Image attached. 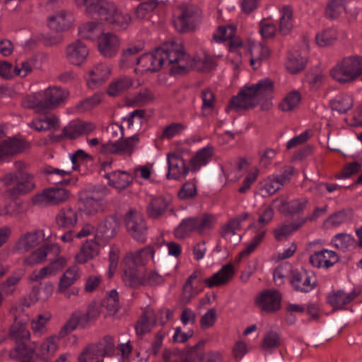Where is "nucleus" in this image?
<instances>
[{
	"label": "nucleus",
	"mask_w": 362,
	"mask_h": 362,
	"mask_svg": "<svg viewBox=\"0 0 362 362\" xmlns=\"http://www.w3.org/2000/svg\"><path fill=\"white\" fill-rule=\"evenodd\" d=\"M125 226L129 235L137 242L146 240L148 228L142 214L136 211H129L125 218Z\"/></svg>",
	"instance_id": "nucleus-7"
},
{
	"label": "nucleus",
	"mask_w": 362,
	"mask_h": 362,
	"mask_svg": "<svg viewBox=\"0 0 362 362\" xmlns=\"http://www.w3.org/2000/svg\"><path fill=\"white\" fill-rule=\"evenodd\" d=\"M52 319L49 312H44L37 315L30 321V328L34 335L40 337L47 332V326Z\"/></svg>",
	"instance_id": "nucleus-42"
},
{
	"label": "nucleus",
	"mask_w": 362,
	"mask_h": 362,
	"mask_svg": "<svg viewBox=\"0 0 362 362\" xmlns=\"http://www.w3.org/2000/svg\"><path fill=\"white\" fill-rule=\"evenodd\" d=\"M281 296L275 290H266L255 298L256 305L265 313H274L281 308Z\"/></svg>",
	"instance_id": "nucleus-12"
},
{
	"label": "nucleus",
	"mask_w": 362,
	"mask_h": 362,
	"mask_svg": "<svg viewBox=\"0 0 362 362\" xmlns=\"http://www.w3.org/2000/svg\"><path fill=\"white\" fill-rule=\"evenodd\" d=\"M22 278L21 274H13L8 277L0 285V292L5 296H9L14 293L17 284L19 283Z\"/></svg>",
	"instance_id": "nucleus-64"
},
{
	"label": "nucleus",
	"mask_w": 362,
	"mask_h": 362,
	"mask_svg": "<svg viewBox=\"0 0 362 362\" xmlns=\"http://www.w3.org/2000/svg\"><path fill=\"white\" fill-rule=\"evenodd\" d=\"M162 67H168L173 74H183L192 69L203 71L209 68L202 61L186 54L182 44L167 42L153 52L139 57L134 71L144 74L156 72Z\"/></svg>",
	"instance_id": "nucleus-1"
},
{
	"label": "nucleus",
	"mask_w": 362,
	"mask_h": 362,
	"mask_svg": "<svg viewBox=\"0 0 362 362\" xmlns=\"http://www.w3.org/2000/svg\"><path fill=\"white\" fill-rule=\"evenodd\" d=\"M308 200L305 198H299L288 200L286 197H280L273 202L274 208L281 214H296L303 211L307 206Z\"/></svg>",
	"instance_id": "nucleus-21"
},
{
	"label": "nucleus",
	"mask_w": 362,
	"mask_h": 362,
	"mask_svg": "<svg viewBox=\"0 0 362 362\" xmlns=\"http://www.w3.org/2000/svg\"><path fill=\"white\" fill-rule=\"evenodd\" d=\"M359 293L360 292L356 289L351 292H346L344 290L332 291L327 294V301L334 310H344Z\"/></svg>",
	"instance_id": "nucleus-18"
},
{
	"label": "nucleus",
	"mask_w": 362,
	"mask_h": 362,
	"mask_svg": "<svg viewBox=\"0 0 362 362\" xmlns=\"http://www.w3.org/2000/svg\"><path fill=\"white\" fill-rule=\"evenodd\" d=\"M109 185L121 191L128 187L133 180V175L127 171L116 170L105 174Z\"/></svg>",
	"instance_id": "nucleus-32"
},
{
	"label": "nucleus",
	"mask_w": 362,
	"mask_h": 362,
	"mask_svg": "<svg viewBox=\"0 0 362 362\" xmlns=\"http://www.w3.org/2000/svg\"><path fill=\"white\" fill-rule=\"evenodd\" d=\"M69 92L60 87H49L44 91L45 107H55L64 103L67 98Z\"/></svg>",
	"instance_id": "nucleus-34"
},
{
	"label": "nucleus",
	"mask_w": 362,
	"mask_h": 362,
	"mask_svg": "<svg viewBox=\"0 0 362 362\" xmlns=\"http://www.w3.org/2000/svg\"><path fill=\"white\" fill-rule=\"evenodd\" d=\"M192 233H197L194 217H188L182 220L174 230V235L177 239H185Z\"/></svg>",
	"instance_id": "nucleus-50"
},
{
	"label": "nucleus",
	"mask_w": 362,
	"mask_h": 362,
	"mask_svg": "<svg viewBox=\"0 0 362 362\" xmlns=\"http://www.w3.org/2000/svg\"><path fill=\"white\" fill-rule=\"evenodd\" d=\"M139 141V136L136 134L122 141H109L100 146V152L103 154L130 155L136 148Z\"/></svg>",
	"instance_id": "nucleus-9"
},
{
	"label": "nucleus",
	"mask_w": 362,
	"mask_h": 362,
	"mask_svg": "<svg viewBox=\"0 0 362 362\" xmlns=\"http://www.w3.org/2000/svg\"><path fill=\"white\" fill-rule=\"evenodd\" d=\"M189 350L167 349L163 354L164 362H189Z\"/></svg>",
	"instance_id": "nucleus-57"
},
{
	"label": "nucleus",
	"mask_w": 362,
	"mask_h": 362,
	"mask_svg": "<svg viewBox=\"0 0 362 362\" xmlns=\"http://www.w3.org/2000/svg\"><path fill=\"white\" fill-rule=\"evenodd\" d=\"M78 221L77 212L71 207H64L59 211L55 217L57 226L60 228H72Z\"/></svg>",
	"instance_id": "nucleus-37"
},
{
	"label": "nucleus",
	"mask_w": 362,
	"mask_h": 362,
	"mask_svg": "<svg viewBox=\"0 0 362 362\" xmlns=\"http://www.w3.org/2000/svg\"><path fill=\"white\" fill-rule=\"evenodd\" d=\"M301 99L302 96L298 90H291L282 98L279 107L284 112L293 111L298 107Z\"/></svg>",
	"instance_id": "nucleus-49"
},
{
	"label": "nucleus",
	"mask_w": 362,
	"mask_h": 362,
	"mask_svg": "<svg viewBox=\"0 0 362 362\" xmlns=\"http://www.w3.org/2000/svg\"><path fill=\"white\" fill-rule=\"evenodd\" d=\"M261 191L264 196H269L276 193L283 186V180L278 177H269L262 182Z\"/></svg>",
	"instance_id": "nucleus-60"
},
{
	"label": "nucleus",
	"mask_w": 362,
	"mask_h": 362,
	"mask_svg": "<svg viewBox=\"0 0 362 362\" xmlns=\"http://www.w3.org/2000/svg\"><path fill=\"white\" fill-rule=\"evenodd\" d=\"M236 28L234 25H223L218 27L214 34V38L216 42H227L228 50L233 42H241L239 37L235 36Z\"/></svg>",
	"instance_id": "nucleus-43"
},
{
	"label": "nucleus",
	"mask_w": 362,
	"mask_h": 362,
	"mask_svg": "<svg viewBox=\"0 0 362 362\" xmlns=\"http://www.w3.org/2000/svg\"><path fill=\"white\" fill-rule=\"evenodd\" d=\"M156 3L153 1H149L140 4L134 11L136 19L139 21L148 20L152 12L156 8Z\"/></svg>",
	"instance_id": "nucleus-62"
},
{
	"label": "nucleus",
	"mask_w": 362,
	"mask_h": 362,
	"mask_svg": "<svg viewBox=\"0 0 362 362\" xmlns=\"http://www.w3.org/2000/svg\"><path fill=\"white\" fill-rule=\"evenodd\" d=\"M50 250H53L55 255H58L60 252V246L57 244H47L28 255L23 261L25 266H33L35 264L43 262Z\"/></svg>",
	"instance_id": "nucleus-31"
},
{
	"label": "nucleus",
	"mask_w": 362,
	"mask_h": 362,
	"mask_svg": "<svg viewBox=\"0 0 362 362\" xmlns=\"http://www.w3.org/2000/svg\"><path fill=\"white\" fill-rule=\"evenodd\" d=\"M80 276V269L77 266H72L66 269L59 281L58 293H64L79 279Z\"/></svg>",
	"instance_id": "nucleus-41"
},
{
	"label": "nucleus",
	"mask_w": 362,
	"mask_h": 362,
	"mask_svg": "<svg viewBox=\"0 0 362 362\" xmlns=\"http://www.w3.org/2000/svg\"><path fill=\"white\" fill-rule=\"evenodd\" d=\"M291 283L296 291L306 293L315 288L316 281L311 272L300 270L293 273Z\"/></svg>",
	"instance_id": "nucleus-25"
},
{
	"label": "nucleus",
	"mask_w": 362,
	"mask_h": 362,
	"mask_svg": "<svg viewBox=\"0 0 362 362\" xmlns=\"http://www.w3.org/2000/svg\"><path fill=\"white\" fill-rule=\"evenodd\" d=\"M201 12L193 5L182 4L177 7L173 13V25L180 33L194 30L200 23Z\"/></svg>",
	"instance_id": "nucleus-5"
},
{
	"label": "nucleus",
	"mask_w": 362,
	"mask_h": 362,
	"mask_svg": "<svg viewBox=\"0 0 362 362\" xmlns=\"http://www.w3.org/2000/svg\"><path fill=\"white\" fill-rule=\"evenodd\" d=\"M118 228L119 226L115 219L107 218L95 228L94 237L102 244H105L116 235Z\"/></svg>",
	"instance_id": "nucleus-26"
},
{
	"label": "nucleus",
	"mask_w": 362,
	"mask_h": 362,
	"mask_svg": "<svg viewBox=\"0 0 362 362\" xmlns=\"http://www.w3.org/2000/svg\"><path fill=\"white\" fill-rule=\"evenodd\" d=\"M240 229V218H233L223 228L222 235L227 241L234 245L238 244L241 239V235L238 233Z\"/></svg>",
	"instance_id": "nucleus-47"
},
{
	"label": "nucleus",
	"mask_w": 362,
	"mask_h": 362,
	"mask_svg": "<svg viewBox=\"0 0 362 362\" xmlns=\"http://www.w3.org/2000/svg\"><path fill=\"white\" fill-rule=\"evenodd\" d=\"M156 322L153 313L146 312L138 320L135 329L139 335L144 334L148 332Z\"/></svg>",
	"instance_id": "nucleus-58"
},
{
	"label": "nucleus",
	"mask_w": 362,
	"mask_h": 362,
	"mask_svg": "<svg viewBox=\"0 0 362 362\" xmlns=\"http://www.w3.org/2000/svg\"><path fill=\"white\" fill-rule=\"evenodd\" d=\"M101 25L95 22H89L81 25L78 28V34L82 38L94 40L103 33Z\"/></svg>",
	"instance_id": "nucleus-52"
},
{
	"label": "nucleus",
	"mask_w": 362,
	"mask_h": 362,
	"mask_svg": "<svg viewBox=\"0 0 362 362\" xmlns=\"http://www.w3.org/2000/svg\"><path fill=\"white\" fill-rule=\"evenodd\" d=\"M117 30H126L132 22V17L127 13L119 11L115 5L109 1H102L98 7V16Z\"/></svg>",
	"instance_id": "nucleus-6"
},
{
	"label": "nucleus",
	"mask_w": 362,
	"mask_h": 362,
	"mask_svg": "<svg viewBox=\"0 0 362 362\" xmlns=\"http://www.w3.org/2000/svg\"><path fill=\"white\" fill-rule=\"evenodd\" d=\"M121 45L119 36L112 33H103L98 39V48L100 53L105 57H112L117 54Z\"/></svg>",
	"instance_id": "nucleus-14"
},
{
	"label": "nucleus",
	"mask_w": 362,
	"mask_h": 362,
	"mask_svg": "<svg viewBox=\"0 0 362 362\" xmlns=\"http://www.w3.org/2000/svg\"><path fill=\"white\" fill-rule=\"evenodd\" d=\"M66 263V260L65 258H59L40 270L33 271L29 276L28 279L30 282H40L43 279L55 275L65 266Z\"/></svg>",
	"instance_id": "nucleus-24"
},
{
	"label": "nucleus",
	"mask_w": 362,
	"mask_h": 362,
	"mask_svg": "<svg viewBox=\"0 0 362 362\" xmlns=\"http://www.w3.org/2000/svg\"><path fill=\"white\" fill-rule=\"evenodd\" d=\"M193 217L197 233L199 235H203L212 229L216 221V218L214 216L208 214Z\"/></svg>",
	"instance_id": "nucleus-55"
},
{
	"label": "nucleus",
	"mask_w": 362,
	"mask_h": 362,
	"mask_svg": "<svg viewBox=\"0 0 362 362\" xmlns=\"http://www.w3.org/2000/svg\"><path fill=\"white\" fill-rule=\"evenodd\" d=\"M279 32L282 35L288 34L293 27V10L288 6L279 9Z\"/></svg>",
	"instance_id": "nucleus-46"
},
{
	"label": "nucleus",
	"mask_w": 362,
	"mask_h": 362,
	"mask_svg": "<svg viewBox=\"0 0 362 362\" xmlns=\"http://www.w3.org/2000/svg\"><path fill=\"white\" fill-rule=\"evenodd\" d=\"M19 316L15 314V321L11 325L9 331L10 337L15 341L16 343L22 342L28 340L30 338V332L28 329L25 321L28 320V316L22 322L18 320Z\"/></svg>",
	"instance_id": "nucleus-38"
},
{
	"label": "nucleus",
	"mask_w": 362,
	"mask_h": 362,
	"mask_svg": "<svg viewBox=\"0 0 362 362\" xmlns=\"http://www.w3.org/2000/svg\"><path fill=\"white\" fill-rule=\"evenodd\" d=\"M353 98L350 95L340 93L337 95L330 102L331 107L333 110L339 113H345L353 106Z\"/></svg>",
	"instance_id": "nucleus-54"
},
{
	"label": "nucleus",
	"mask_w": 362,
	"mask_h": 362,
	"mask_svg": "<svg viewBox=\"0 0 362 362\" xmlns=\"http://www.w3.org/2000/svg\"><path fill=\"white\" fill-rule=\"evenodd\" d=\"M35 188L33 174L23 173L21 175H17L16 185L6 191V196L9 198H16L30 192Z\"/></svg>",
	"instance_id": "nucleus-17"
},
{
	"label": "nucleus",
	"mask_w": 362,
	"mask_h": 362,
	"mask_svg": "<svg viewBox=\"0 0 362 362\" xmlns=\"http://www.w3.org/2000/svg\"><path fill=\"white\" fill-rule=\"evenodd\" d=\"M94 346L98 347V352L103 357L112 356L115 353V341L112 337L105 336L100 339L98 343L93 344Z\"/></svg>",
	"instance_id": "nucleus-63"
},
{
	"label": "nucleus",
	"mask_w": 362,
	"mask_h": 362,
	"mask_svg": "<svg viewBox=\"0 0 362 362\" xmlns=\"http://www.w3.org/2000/svg\"><path fill=\"white\" fill-rule=\"evenodd\" d=\"M330 76L341 83H350L362 76V56L344 58L330 69Z\"/></svg>",
	"instance_id": "nucleus-4"
},
{
	"label": "nucleus",
	"mask_w": 362,
	"mask_h": 362,
	"mask_svg": "<svg viewBox=\"0 0 362 362\" xmlns=\"http://www.w3.org/2000/svg\"><path fill=\"white\" fill-rule=\"evenodd\" d=\"M134 86L133 81L127 76L119 77L112 81L107 88V94L115 97L128 90Z\"/></svg>",
	"instance_id": "nucleus-45"
},
{
	"label": "nucleus",
	"mask_w": 362,
	"mask_h": 362,
	"mask_svg": "<svg viewBox=\"0 0 362 362\" xmlns=\"http://www.w3.org/2000/svg\"><path fill=\"white\" fill-rule=\"evenodd\" d=\"M274 214V209L271 206H263L259 212V218L257 222L252 226L254 232L259 231L260 229L266 230L264 227L272 221Z\"/></svg>",
	"instance_id": "nucleus-56"
},
{
	"label": "nucleus",
	"mask_w": 362,
	"mask_h": 362,
	"mask_svg": "<svg viewBox=\"0 0 362 362\" xmlns=\"http://www.w3.org/2000/svg\"><path fill=\"white\" fill-rule=\"evenodd\" d=\"M88 83L101 84L105 81L110 75V69L105 64H98L95 65L89 71Z\"/></svg>",
	"instance_id": "nucleus-44"
},
{
	"label": "nucleus",
	"mask_w": 362,
	"mask_h": 362,
	"mask_svg": "<svg viewBox=\"0 0 362 362\" xmlns=\"http://www.w3.org/2000/svg\"><path fill=\"white\" fill-rule=\"evenodd\" d=\"M213 151L210 147H204L198 151L190 160V169L198 171L202 166L206 165L211 160Z\"/></svg>",
	"instance_id": "nucleus-48"
},
{
	"label": "nucleus",
	"mask_w": 362,
	"mask_h": 362,
	"mask_svg": "<svg viewBox=\"0 0 362 362\" xmlns=\"http://www.w3.org/2000/svg\"><path fill=\"white\" fill-rule=\"evenodd\" d=\"M42 55H35L27 60L20 62L15 66L13 69L14 74L22 78L25 77L31 73L33 69H40L41 67V63L39 62V59L42 58Z\"/></svg>",
	"instance_id": "nucleus-40"
},
{
	"label": "nucleus",
	"mask_w": 362,
	"mask_h": 362,
	"mask_svg": "<svg viewBox=\"0 0 362 362\" xmlns=\"http://www.w3.org/2000/svg\"><path fill=\"white\" fill-rule=\"evenodd\" d=\"M273 82L269 78L259 81L256 84L246 86L238 95L233 97L227 111L236 112L255 107L262 100L267 98L273 91Z\"/></svg>",
	"instance_id": "nucleus-3"
},
{
	"label": "nucleus",
	"mask_w": 362,
	"mask_h": 362,
	"mask_svg": "<svg viewBox=\"0 0 362 362\" xmlns=\"http://www.w3.org/2000/svg\"><path fill=\"white\" fill-rule=\"evenodd\" d=\"M88 55L89 48L79 40L69 43L64 50L66 60L69 64L75 66H81L86 64Z\"/></svg>",
	"instance_id": "nucleus-11"
},
{
	"label": "nucleus",
	"mask_w": 362,
	"mask_h": 362,
	"mask_svg": "<svg viewBox=\"0 0 362 362\" xmlns=\"http://www.w3.org/2000/svg\"><path fill=\"white\" fill-rule=\"evenodd\" d=\"M168 171V179L180 180L185 177L189 172V168L185 160L176 153H169L167 155Z\"/></svg>",
	"instance_id": "nucleus-19"
},
{
	"label": "nucleus",
	"mask_w": 362,
	"mask_h": 362,
	"mask_svg": "<svg viewBox=\"0 0 362 362\" xmlns=\"http://www.w3.org/2000/svg\"><path fill=\"white\" fill-rule=\"evenodd\" d=\"M25 141L16 138H9L0 143V160L4 158L22 152L26 148Z\"/></svg>",
	"instance_id": "nucleus-36"
},
{
	"label": "nucleus",
	"mask_w": 362,
	"mask_h": 362,
	"mask_svg": "<svg viewBox=\"0 0 362 362\" xmlns=\"http://www.w3.org/2000/svg\"><path fill=\"white\" fill-rule=\"evenodd\" d=\"M30 128L37 132L55 129L59 127V119L54 115H40L28 123Z\"/></svg>",
	"instance_id": "nucleus-33"
},
{
	"label": "nucleus",
	"mask_w": 362,
	"mask_h": 362,
	"mask_svg": "<svg viewBox=\"0 0 362 362\" xmlns=\"http://www.w3.org/2000/svg\"><path fill=\"white\" fill-rule=\"evenodd\" d=\"M16 344V346L9 351V357L20 362H31L33 356L35 355V342L30 345L24 341Z\"/></svg>",
	"instance_id": "nucleus-29"
},
{
	"label": "nucleus",
	"mask_w": 362,
	"mask_h": 362,
	"mask_svg": "<svg viewBox=\"0 0 362 362\" xmlns=\"http://www.w3.org/2000/svg\"><path fill=\"white\" fill-rule=\"evenodd\" d=\"M74 23V15L68 11H59L47 18V25L56 33H62L70 29Z\"/></svg>",
	"instance_id": "nucleus-16"
},
{
	"label": "nucleus",
	"mask_w": 362,
	"mask_h": 362,
	"mask_svg": "<svg viewBox=\"0 0 362 362\" xmlns=\"http://www.w3.org/2000/svg\"><path fill=\"white\" fill-rule=\"evenodd\" d=\"M338 260L337 254L327 249L315 252L310 257V262L317 268H329L335 264Z\"/></svg>",
	"instance_id": "nucleus-28"
},
{
	"label": "nucleus",
	"mask_w": 362,
	"mask_h": 362,
	"mask_svg": "<svg viewBox=\"0 0 362 362\" xmlns=\"http://www.w3.org/2000/svg\"><path fill=\"white\" fill-rule=\"evenodd\" d=\"M46 238L44 230L28 232L21 235L15 244L14 249L18 252H26L40 244Z\"/></svg>",
	"instance_id": "nucleus-20"
},
{
	"label": "nucleus",
	"mask_w": 362,
	"mask_h": 362,
	"mask_svg": "<svg viewBox=\"0 0 362 362\" xmlns=\"http://www.w3.org/2000/svg\"><path fill=\"white\" fill-rule=\"evenodd\" d=\"M90 321L91 320L89 318L86 313L76 311L71 315L67 322L60 329L59 337H65L68 333L74 331L78 326L85 327Z\"/></svg>",
	"instance_id": "nucleus-35"
},
{
	"label": "nucleus",
	"mask_w": 362,
	"mask_h": 362,
	"mask_svg": "<svg viewBox=\"0 0 362 362\" xmlns=\"http://www.w3.org/2000/svg\"><path fill=\"white\" fill-rule=\"evenodd\" d=\"M102 245L95 237L87 240L74 256L76 263L83 264L95 259L99 255Z\"/></svg>",
	"instance_id": "nucleus-15"
},
{
	"label": "nucleus",
	"mask_w": 362,
	"mask_h": 362,
	"mask_svg": "<svg viewBox=\"0 0 362 362\" xmlns=\"http://www.w3.org/2000/svg\"><path fill=\"white\" fill-rule=\"evenodd\" d=\"M122 280L127 286L138 288L146 286V272L139 269L135 265H124Z\"/></svg>",
	"instance_id": "nucleus-22"
},
{
	"label": "nucleus",
	"mask_w": 362,
	"mask_h": 362,
	"mask_svg": "<svg viewBox=\"0 0 362 362\" xmlns=\"http://www.w3.org/2000/svg\"><path fill=\"white\" fill-rule=\"evenodd\" d=\"M93 344L87 346L78 356L79 362H103V356Z\"/></svg>",
	"instance_id": "nucleus-61"
},
{
	"label": "nucleus",
	"mask_w": 362,
	"mask_h": 362,
	"mask_svg": "<svg viewBox=\"0 0 362 362\" xmlns=\"http://www.w3.org/2000/svg\"><path fill=\"white\" fill-rule=\"evenodd\" d=\"M305 62L304 57L298 52H294L288 56L286 67L291 74H296L304 69Z\"/></svg>",
	"instance_id": "nucleus-59"
},
{
	"label": "nucleus",
	"mask_w": 362,
	"mask_h": 362,
	"mask_svg": "<svg viewBox=\"0 0 362 362\" xmlns=\"http://www.w3.org/2000/svg\"><path fill=\"white\" fill-rule=\"evenodd\" d=\"M173 201L170 194L151 195L146 208L149 217L157 218L163 215L170 207Z\"/></svg>",
	"instance_id": "nucleus-13"
},
{
	"label": "nucleus",
	"mask_w": 362,
	"mask_h": 362,
	"mask_svg": "<svg viewBox=\"0 0 362 362\" xmlns=\"http://www.w3.org/2000/svg\"><path fill=\"white\" fill-rule=\"evenodd\" d=\"M139 141V136L136 134L122 141H109L100 146V152L103 154L130 155L136 148Z\"/></svg>",
	"instance_id": "nucleus-8"
},
{
	"label": "nucleus",
	"mask_w": 362,
	"mask_h": 362,
	"mask_svg": "<svg viewBox=\"0 0 362 362\" xmlns=\"http://www.w3.org/2000/svg\"><path fill=\"white\" fill-rule=\"evenodd\" d=\"M155 251L148 246L136 252H129L124 257V265H144L150 259H153Z\"/></svg>",
	"instance_id": "nucleus-30"
},
{
	"label": "nucleus",
	"mask_w": 362,
	"mask_h": 362,
	"mask_svg": "<svg viewBox=\"0 0 362 362\" xmlns=\"http://www.w3.org/2000/svg\"><path fill=\"white\" fill-rule=\"evenodd\" d=\"M70 197L69 192L62 187H51L34 195L32 202L40 206L48 204H59L66 202Z\"/></svg>",
	"instance_id": "nucleus-10"
},
{
	"label": "nucleus",
	"mask_w": 362,
	"mask_h": 362,
	"mask_svg": "<svg viewBox=\"0 0 362 362\" xmlns=\"http://www.w3.org/2000/svg\"><path fill=\"white\" fill-rule=\"evenodd\" d=\"M235 274L234 266L227 264L223 266L216 273L204 279V283L209 288L221 286L228 284Z\"/></svg>",
	"instance_id": "nucleus-27"
},
{
	"label": "nucleus",
	"mask_w": 362,
	"mask_h": 362,
	"mask_svg": "<svg viewBox=\"0 0 362 362\" xmlns=\"http://www.w3.org/2000/svg\"><path fill=\"white\" fill-rule=\"evenodd\" d=\"M61 338L59 333L57 336L51 335L46 337L39 346L35 343V356L44 361L49 360L58 351Z\"/></svg>",
	"instance_id": "nucleus-23"
},
{
	"label": "nucleus",
	"mask_w": 362,
	"mask_h": 362,
	"mask_svg": "<svg viewBox=\"0 0 362 362\" xmlns=\"http://www.w3.org/2000/svg\"><path fill=\"white\" fill-rule=\"evenodd\" d=\"M103 199L96 194H89L81 199L80 209L87 215H92L102 209Z\"/></svg>",
	"instance_id": "nucleus-39"
},
{
	"label": "nucleus",
	"mask_w": 362,
	"mask_h": 362,
	"mask_svg": "<svg viewBox=\"0 0 362 362\" xmlns=\"http://www.w3.org/2000/svg\"><path fill=\"white\" fill-rule=\"evenodd\" d=\"M142 48L139 46H131L125 49L121 56V65L123 67H134L137 66L139 57L138 54L141 51Z\"/></svg>",
	"instance_id": "nucleus-53"
},
{
	"label": "nucleus",
	"mask_w": 362,
	"mask_h": 362,
	"mask_svg": "<svg viewBox=\"0 0 362 362\" xmlns=\"http://www.w3.org/2000/svg\"><path fill=\"white\" fill-rule=\"evenodd\" d=\"M247 54L249 57V61L251 66L254 69H258L263 60L266 59L269 55V51L267 47L262 44L247 41L245 43L235 41L230 47V54L228 55V60L232 65L234 70L240 69L243 64V54Z\"/></svg>",
	"instance_id": "nucleus-2"
},
{
	"label": "nucleus",
	"mask_w": 362,
	"mask_h": 362,
	"mask_svg": "<svg viewBox=\"0 0 362 362\" xmlns=\"http://www.w3.org/2000/svg\"><path fill=\"white\" fill-rule=\"evenodd\" d=\"M281 336L276 332L269 331L264 335L260 348L263 351L271 354L281 346Z\"/></svg>",
	"instance_id": "nucleus-51"
}]
</instances>
